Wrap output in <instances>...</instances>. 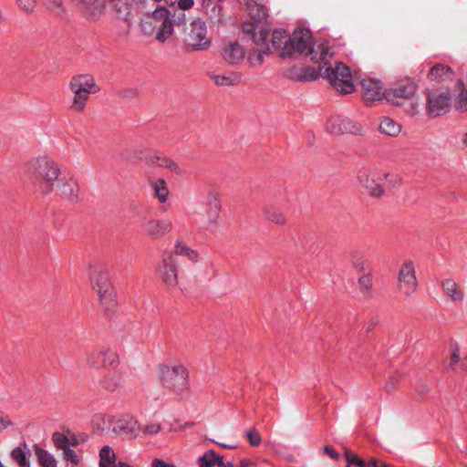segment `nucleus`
Wrapping results in <instances>:
<instances>
[{
	"instance_id": "obj_1",
	"label": "nucleus",
	"mask_w": 467,
	"mask_h": 467,
	"mask_svg": "<svg viewBox=\"0 0 467 467\" xmlns=\"http://www.w3.org/2000/svg\"><path fill=\"white\" fill-rule=\"evenodd\" d=\"M310 38L311 32L306 28H297L292 36L285 30L277 29L272 33V48L279 52L281 57H291L304 53Z\"/></svg>"
},
{
	"instance_id": "obj_2",
	"label": "nucleus",
	"mask_w": 467,
	"mask_h": 467,
	"mask_svg": "<svg viewBox=\"0 0 467 467\" xmlns=\"http://www.w3.org/2000/svg\"><path fill=\"white\" fill-rule=\"evenodd\" d=\"M26 171L37 177L47 188V192L54 190L55 183L63 174L59 165L47 155L29 160L26 164Z\"/></svg>"
},
{
	"instance_id": "obj_3",
	"label": "nucleus",
	"mask_w": 467,
	"mask_h": 467,
	"mask_svg": "<svg viewBox=\"0 0 467 467\" xmlns=\"http://www.w3.org/2000/svg\"><path fill=\"white\" fill-rule=\"evenodd\" d=\"M90 283L97 294L100 308L111 313L117 306L116 293L109 281V274L102 268H96L90 274Z\"/></svg>"
},
{
	"instance_id": "obj_4",
	"label": "nucleus",
	"mask_w": 467,
	"mask_h": 467,
	"mask_svg": "<svg viewBox=\"0 0 467 467\" xmlns=\"http://www.w3.org/2000/svg\"><path fill=\"white\" fill-rule=\"evenodd\" d=\"M69 88L74 94L70 109L77 112H81L85 109L90 94L99 91L94 78L90 75L73 77L69 83Z\"/></svg>"
},
{
	"instance_id": "obj_5",
	"label": "nucleus",
	"mask_w": 467,
	"mask_h": 467,
	"mask_svg": "<svg viewBox=\"0 0 467 467\" xmlns=\"http://www.w3.org/2000/svg\"><path fill=\"white\" fill-rule=\"evenodd\" d=\"M158 374L162 386L176 394L182 393L188 387V371L182 364H161L158 367Z\"/></svg>"
},
{
	"instance_id": "obj_6",
	"label": "nucleus",
	"mask_w": 467,
	"mask_h": 467,
	"mask_svg": "<svg viewBox=\"0 0 467 467\" xmlns=\"http://www.w3.org/2000/svg\"><path fill=\"white\" fill-rule=\"evenodd\" d=\"M319 70L320 75L327 78L340 94H349L354 91L350 70L343 63L338 62L335 67L329 65L320 67Z\"/></svg>"
},
{
	"instance_id": "obj_7",
	"label": "nucleus",
	"mask_w": 467,
	"mask_h": 467,
	"mask_svg": "<svg viewBox=\"0 0 467 467\" xmlns=\"http://www.w3.org/2000/svg\"><path fill=\"white\" fill-rule=\"evenodd\" d=\"M184 43L188 51L206 50L211 45L207 27L201 19L193 20L184 28Z\"/></svg>"
},
{
	"instance_id": "obj_8",
	"label": "nucleus",
	"mask_w": 467,
	"mask_h": 467,
	"mask_svg": "<svg viewBox=\"0 0 467 467\" xmlns=\"http://www.w3.org/2000/svg\"><path fill=\"white\" fill-rule=\"evenodd\" d=\"M418 281L415 266L412 261H405L398 273V289L407 296L416 293Z\"/></svg>"
},
{
	"instance_id": "obj_9",
	"label": "nucleus",
	"mask_w": 467,
	"mask_h": 467,
	"mask_svg": "<svg viewBox=\"0 0 467 467\" xmlns=\"http://www.w3.org/2000/svg\"><path fill=\"white\" fill-rule=\"evenodd\" d=\"M357 180L371 197L379 198L384 195L385 190L380 184V175L375 170L360 169Z\"/></svg>"
},
{
	"instance_id": "obj_10",
	"label": "nucleus",
	"mask_w": 467,
	"mask_h": 467,
	"mask_svg": "<svg viewBox=\"0 0 467 467\" xmlns=\"http://www.w3.org/2000/svg\"><path fill=\"white\" fill-rule=\"evenodd\" d=\"M158 274L161 280L170 288L178 285L177 260L172 253H163L161 265L158 267Z\"/></svg>"
},
{
	"instance_id": "obj_11",
	"label": "nucleus",
	"mask_w": 467,
	"mask_h": 467,
	"mask_svg": "<svg viewBox=\"0 0 467 467\" xmlns=\"http://www.w3.org/2000/svg\"><path fill=\"white\" fill-rule=\"evenodd\" d=\"M326 129L329 133L334 135H340L343 133L355 135L362 134V127L359 123L341 116L331 117L326 124Z\"/></svg>"
},
{
	"instance_id": "obj_12",
	"label": "nucleus",
	"mask_w": 467,
	"mask_h": 467,
	"mask_svg": "<svg viewBox=\"0 0 467 467\" xmlns=\"http://www.w3.org/2000/svg\"><path fill=\"white\" fill-rule=\"evenodd\" d=\"M86 361L88 367L94 368H115L119 363L117 353L109 349L94 350L87 353Z\"/></svg>"
},
{
	"instance_id": "obj_13",
	"label": "nucleus",
	"mask_w": 467,
	"mask_h": 467,
	"mask_svg": "<svg viewBox=\"0 0 467 467\" xmlns=\"http://www.w3.org/2000/svg\"><path fill=\"white\" fill-rule=\"evenodd\" d=\"M57 192L70 203H78L81 198L79 196L78 182L69 175L63 173L55 183Z\"/></svg>"
},
{
	"instance_id": "obj_14",
	"label": "nucleus",
	"mask_w": 467,
	"mask_h": 467,
	"mask_svg": "<svg viewBox=\"0 0 467 467\" xmlns=\"http://www.w3.org/2000/svg\"><path fill=\"white\" fill-rule=\"evenodd\" d=\"M451 108L449 92L430 91L428 93L427 112L431 117L446 113Z\"/></svg>"
},
{
	"instance_id": "obj_15",
	"label": "nucleus",
	"mask_w": 467,
	"mask_h": 467,
	"mask_svg": "<svg viewBox=\"0 0 467 467\" xmlns=\"http://www.w3.org/2000/svg\"><path fill=\"white\" fill-rule=\"evenodd\" d=\"M142 226L145 234L152 240L161 239L173 229V223L171 220L168 218L161 220L146 218Z\"/></svg>"
},
{
	"instance_id": "obj_16",
	"label": "nucleus",
	"mask_w": 467,
	"mask_h": 467,
	"mask_svg": "<svg viewBox=\"0 0 467 467\" xmlns=\"http://www.w3.org/2000/svg\"><path fill=\"white\" fill-rule=\"evenodd\" d=\"M221 211V201L218 193L211 192L207 195L204 225L209 231L214 229L218 224Z\"/></svg>"
},
{
	"instance_id": "obj_17",
	"label": "nucleus",
	"mask_w": 467,
	"mask_h": 467,
	"mask_svg": "<svg viewBox=\"0 0 467 467\" xmlns=\"http://www.w3.org/2000/svg\"><path fill=\"white\" fill-rule=\"evenodd\" d=\"M415 91V85L411 81L406 80L397 84L392 88L387 89L385 99L393 105H400L402 100L410 99Z\"/></svg>"
},
{
	"instance_id": "obj_18",
	"label": "nucleus",
	"mask_w": 467,
	"mask_h": 467,
	"mask_svg": "<svg viewBox=\"0 0 467 467\" xmlns=\"http://www.w3.org/2000/svg\"><path fill=\"white\" fill-rule=\"evenodd\" d=\"M109 425L116 434H126L130 437L135 436L139 431L137 421L130 416L112 417L109 420Z\"/></svg>"
},
{
	"instance_id": "obj_19",
	"label": "nucleus",
	"mask_w": 467,
	"mask_h": 467,
	"mask_svg": "<svg viewBox=\"0 0 467 467\" xmlns=\"http://www.w3.org/2000/svg\"><path fill=\"white\" fill-rule=\"evenodd\" d=\"M99 466L100 467H130L129 464L124 462H115V454L109 446H104L99 452ZM151 467H175L173 464L165 462L161 459L153 460Z\"/></svg>"
},
{
	"instance_id": "obj_20",
	"label": "nucleus",
	"mask_w": 467,
	"mask_h": 467,
	"mask_svg": "<svg viewBox=\"0 0 467 467\" xmlns=\"http://www.w3.org/2000/svg\"><path fill=\"white\" fill-rule=\"evenodd\" d=\"M173 4L174 2L171 3V8L169 9L163 6L157 7L152 13V17L161 18V16H164L169 18L173 27H183L186 20L185 12L180 8H173Z\"/></svg>"
},
{
	"instance_id": "obj_21",
	"label": "nucleus",
	"mask_w": 467,
	"mask_h": 467,
	"mask_svg": "<svg viewBox=\"0 0 467 467\" xmlns=\"http://www.w3.org/2000/svg\"><path fill=\"white\" fill-rule=\"evenodd\" d=\"M362 97L365 102L372 103L385 99L386 90L379 80L364 79L361 83Z\"/></svg>"
},
{
	"instance_id": "obj_22",
	"label": "nucleus",
	"mask_w": 467,
	"mask_h": 467,
	"mask_svg": "<svg viewBox=\"0 0 467 467\" xmlns=\"http://www.w3.org/2000/svg\"><path fill=\"white\" fill-rule=\"evenodd\" d=\"M328 53L329 47L326 43H319L314 45L311 37L309 39L307 47L306 48V51L303 54L310 56L311 60L314 62H322L324 64L322 67H326L328 65V62L327 60Z\"/></svg>"
},
{
	"instance_id": "obj_23",
	"label": "nucleus",
	"mask_w": 467,
	"mask_h": 467,
	"mask_svg": "<svg viewBox=\"0 0 467 467\" xmlns=\"http://www.w3.org/2000/svg\"><path fill=\"white\" fill-rule=\"evenodd\" d=\"M244 49L237 42H230L226 44L222 51L223 59L232 65L240 63L244 59Z\"/></svg>"
},
{
	"instance_id": "obj_24",
	"label": "nucleus",
	"mask_w": 467,
	"mask_h": 467,
	"mask_svg": "<svg viewBox=\"0 0 467 467\" xmlns=\"http://www.w3.org/2000/svg\"><path fill=\"white\" fill-rule=\"evenodd\" d=\"M30 455L27 444L22 443L11 451L10 459L16 467H31Z\"/></svg>"
},
{
	"instance_id": "obj_25",
	"label": "nucleus",
	"mask_w": 467,
	"mask_h": 467,
	"mask_svg": "<svg viewBox=\"0 0 467 467\" xmlns=\"http://www.w3.org/2000/svg\"><path fill=\"white\" fill-rule=\"evenodd\" d=\"M441 287L446 296L452 302H462L464 298V291L462 288L451 278L441 282Z\"/></svg>"
},
{
	"instance_id": "obj_26",
	"label": "nucleus",
	"mask_w": 467,
	"mask_h": 467,
	"mask_svg": "<svg viewBox=\"0 0 467 467\" xmlns=\"http://www.w3.org/2000/svg\"><path fill=\"white\" fill-rule=\"evenodd\" d=\"M171 253L174 257L176 255L186 257L192 263H196L199 260V253L188 246L182 237L176 239L173 251Z\"/></svg>"
},
{
	"instance_id": "obj_27",
	"label": "nucleus",
	"mask_w": 467,
	"mask_h": 467,
	"mask_svg": "<svg viewBox=\"0 0 467 467\" xmlns=\"http://www.w3.org/2000/svg\"><path fill=\"white\" fill-rule=\"evenodd\" d=\"M208 76L219 87L235 86L241 83L242 80V75L238 72H227L223 75L208 73Z\"/></svg>"
},
{
	"instance_id": "obj_28",
	"label": "nucleus",
	"mask_w": 467,
	"mask_h": 467,
	"mask_svg": "<svg viewBox=\"0 0 467 467\" xmlns=\"http://www.w3.org/2000/svg\"><path fill=\"white\" fill-rule=\"evenodd\" d=\"M261 211L266 221L277 225H285L286 223V216L279 208L272 204H265Z\"/></svg>"
},
{
	"instance_id": "obj_29",
	"label": "nucleus",
	"mask_w": 467,
	"mask_h": 467,
	"mask_svg": "<svg viewBox=\"0 0 467 467\" xmlns=\"http://www.w3.org/2000/svg\"><path fill=\"white\" fill-rule=\"evenodd\" d=\"M101 387L109 392H115L122 387V374L119 371L108 373L100 382Z\"/></svg>"
},
{
	"instance_id": "obj_30",
	"label": "nucleus",
	"mask_w": 467,
	"mask_h": 467,
	"mask_svg": "<svg viewBox=\"0 0 467 467\" xmlns=\"http://www.w3.org/2000/svg\"><path fill=\"white\" fill-rule=\"evenodd\" d=\"M453 72L448 66L442 64L434 65L429 72V78L431 80L443 82L451 79Z\"/></svg>"
},
{
	"instance_id": "obj_31",
	"label": "nucleus",
	"mask_w": 467,
	"mask_h": 467,
	"mask_svg": "<svg viewBox=\"0 0 467 467\" xmlns=\"http://www.w3.org/2000/svg\"><path fill=\"white\" fill-rule=\"evenodd\" d=\"M200 467H233L231 463L224 464L222 457L213 451H208L199 459Z\"/></svg>"
},
{
	"instance_id": "obj_32",
	"label": "nucleus",
	"mask_w": 467,
	"mask_h": 467,
	"mask_svg": "<svg viewBox=\"0 0 467 467\" xmlns=\"http://www.w3.org/2000/svg\"><path fill=\"white\" fill-rule=\"evenodd\" d=\"M379 128L380 132L390 137L398 136L401 132V126L388 117L381 119Z\"/></svg>"
},
{
	"instance_id": "obj_33",
	"label": "nucleus",
	"mask_w": 467,
	"mask_h": 467,
	"mask_svg": "<svg viewBox=\"0 0 467 467\" xmlns=\"http://www.w3.org/2000/svg\"><path fill=\"white\" fill-rule=\"evenodd\" d=\"M151 188L154 197L158 199L161 203H164L169 195L167 184L163 179H157L151 182Z\"/></svg>"
},
{
	"instance_id": "obj_34",
	"label": "nucleus",
	"mask_w": 467,
	"mask_h": 467,
	"mask_svg": "<svg viewBox=\"0 0 467 467\" xmlns=\"http://www.w3.org/2000/svg\"><path fill=\"white\" fill-rule=\"evenodd\" d=\"M154 19L161 22L159 31L157 32L156 38L159 41L164 42L172 35L174 27L171 26V21H169V18L164 16H161V18Z\"/></svg>"
},
{
	"instance_id": "obj_35",
	"label": "nucleus",
	"mask_w": 467,
	"mask_h": 467,
	"mask_svg": "<svg viewBox=\"0 0 467 467\" xmlns=\"http://www.w3.org/2000/svg\"><path fill=\"white\" fill-rule=\"evenodd\" d=\"M34 451L39 463L43 467H57V462L53 455L46 450H43L38 445H34Z\"/></svg>"
},
{
	"instance_id": "obj_36",
	"label": "nucleus",
	"mask_w": 467,
	"mask_h": 467,
	"mask_svg": "<svg viewBox=\"0 0 467 467\" xmlns=\"http://www.w3.org/2000/svg\"><path fill=\"white\" fill-rule=\"evenodd\" d=\"M250 16L261 22L266 19L268 16V10L265 5H259L255 2H250L247 4Z\"/></svg>"
},
{
	"instance_id": "obj_37",
	"label": "nucleus",
	"mask_w": 467,
	"mask_h": 467,
	"mask_svg": "<svg viewBox=\"0 0 467 467\" xmlns=\"http://www.w3.org/2000/svg\"><path fill=\"white\" fill-rule=\"evenodd\" d=\"M272 52V48L267 45L264 49H254L248 55L247 60L252 67L259 66L263 63L264 56Z\"/></svg>"
},
{
	"instance_id": "obj_38",
	"label": "nucleus",
	"mask_w": 467,
	"mask_h": 467,
	"mask_svg": "<svg viewBox=\"0 0 467 467\" xmlns=\"http://www.w3.org/2000/svg\"><path fill=\"white\" fill-rule=\"evenodd\" d=\"M133 158L146 162L148 165L154 166L157 154H153L150 150L147 148L136 149L133 150Z\"/></svg>"
},
{
	"instance_id": "obj_39",
	"label": "nucleus",
	"mask_w": 467,
	"mask_h": 467,
	"mask_svg": "<svg viewBox=\"0 0 467 467\" xmlns=\"http://www.w3.org/2000/svg\"><path fill=\"white\" fill-rule=\"evenodd\" d=\"M154 166L166 167L177 174H180L182 172L178 164L175 161H173L171 159L167 158L165 156L157 155Z\"/></svg>"
},
{
	"instance_id": "obj_40",
	"label": "nucleus",
	"mask_w": 467,
	"mask_h": 467,
	"mask_svg": "<svg viewBox=\"0 0 467 467\" xmlns=\"http://www.w3.org/2000/svg\"><path fill=\"white\" fill-rule=\"evenodd\" d=\"M52 440L56 447L59 450L65 451L69 447L68 436L65 433L55 432Z\"/></svg>"
},
{
	"instance_id": "obj_41",
	"label": "nucleus",
	"mask_w": 467,
	"mask_h": 467,
	"mask_svg": "<svg viewBox=\"0 0 467 467\" xmlns=\"http://www.w3.org/2000/svg\"><path fill=\"white\" fill-rule=\"evenodd\" d=\"M358 287L364 296H369L372 288L371 277L368 275H363L358 279Z\"/></svg>"
},
{
	"instance_id": "obj_42",
	"label": "nucleus",
	"mask_w": 467,
	"mask_h": 467,
	"mask_svg": "<svg viewBox=\"0 0 467 467\" xmlns=\"http://www.w3.org/2000/svg\"><path fill=\"white\" fill-rule=\"evenodd\" d=\"M44 5L53 13L60 15L64 12V0H42Z\"/></svg>"
},
{
	"instance_id": "obj_43",
	"label": "nucleus",
	"mask_w": 467,
	"mask_h": 467,
	"mask_svg": "<svg viewBox=\"0 0 467 467\" xmlns=\"http://www.w3.org/2000/svg\"><path fill=\"white\" fill-rule=\"evenodd\" d=\"M461 92L458 95L456 108L460 110H467V91L463 88V83L460 82Z\"/></svg>"
},
{
	"instance_id": "obj_44",
	"label": "nucleus",
	"mask_w": 467,
	"mask_h": 467,
	"mask_svg": "<svg viewBox=\"0 0 467 467\" xmlns=\"http://www.w3.org/2000/svg\"><path fill=\"white\" fill-rule=\"evenodd\" d=\"M16 3L20 10L29 14L34 11L36 0H16Z\"/></svg>"
},
{
	"instance_id": "obj_45",
	"label": "nucleus",
	"mask_w": 467,
	"mask_h": 467,
	"mask_svg": "<svg viewBox=\"0 0 467 467\" xmlns=\"http://www.w3.org/2000/svg\"><path fill=\"white\" fill-rule=\"evenodd\" d=\"M269 35V31L265 28H260L258 32H255L253 36V41L255 45L260 46L265 43Z\"/></svg>"
},
{
	"instance_id": "obj_46",
	"label": "nucleus",
	"mask_w": 467,
	"mask_h": 467,
	"mask_svg": "<svg viewBox=\"0 0 467 467\" xmlns=\"http://www.w3.org/2000/svg\"><path fill=\"white\" fill-rule=\"evenodd\" d=\"M246 438L252 446H258L261 443V435L255 429L248 431Z\"/></svg>"
},
{
	"instance_id": "obj_47",
	"label": "nucleus",
	"mask_w": 467,
	"mask_h": 467,
	"mask_svg": "<svg viewBox=\"0 0 467 467\" xmlns=\"http://www.w3.org/2000/svg\"><path fill=\"white\" fill-rule=\"evenodd\" d=\"M63 455L65 460H67V462H70L73 464H78L79 456L69 447L63 451Z\"/></svg>"
},
{
	"instance_id": "obj_48",
	"label": "nucleus",
	"mask_w": 467,
	"mask_h": 467,
	"mask_svg": "<svg viewBox=\"0 0 467 467\" xmlns=\"http://www.w3.org/2000/svg\"><path fill=\"white\" fill-rule=\"evenodd\" d=\"M459 361H460V351H459L458 347H454L451 350L449 367L454 370L457 364L459 363Z\"/></svg>"
},
{
	"instance_id": "obj_49",
	"label": "nucleus",
	"mask_w": 467,
	"mask_h": 467,
	"mask_svg": "<svg viewBox=\"0 0 467 467\" xmlns=\"http://www.w3.org/2000/svg\"><path fill=\"white\" fill-rule=\"evenodd\" d=\"M161 425L158 423H150L145 426L144 432L147 434H157L161 431Z\"/></svg>"
},
{
	"instance_id": "obj_50",
	"label": "nucleus",
	"mask_w": 467,
	"mask_h": 467,
	"mask_svg": "<svg viewBox=\"0 0 467 467\" xmlns=\"http://www.w3.org/2000/svg\"><path fill=\"white\" fill-rule=\"evenodd\" d=\"M13 425V422L7 416L0 413V431Z\"/></svg>"
},
{
	"instance_id": "obj_51",
	"label": "nucleus",
	"mask_w": 467,
	"mask_h": 467,
	"mask_svg": "<svg viewBox=\"0 0 467 467\" xmlns=\"http://www.w3.org/2000/svg\"><path fill=\"white\" fill-rule=\"evenodd\" d=\"M344 456L347 462L350 464H353L359 459L358 455L353 453L351 451L345 449Z\"/></svg>"
},
{
	"instance_id": "obj_52",
	"label": "nucleus",
	"mask_w": 467,
	"mask_h": 467,
	"mask_svg": "<svg viewBox=\"0 0 467 467\" xmlns=\"http://www.w3.org/2000/svg\"><path fill=\"white\" fill-rule=\"evenodd\" d=\"M193 5V0H180L178 2V5L174 6L173 8H180L185 12V10L191 8Z\"/></svg>"
},
{
	"instance_id": "obj_53",
	"label": "nucleus",
	"mask_w": 467,
	"mask_h": 467,
	"mask_svg": "<svg viewBox=\"0 0 467 467\" xmlns=\"http://www.w3.org/2000/svg\"><path fill=\"white\" fill-rule=\"evenodd\" d=\"M324 451L329 455L332 459L337 460L338 458V453L331 447V446H325Z\"/></svg>"
},
{
	"instance_id": "obj_54",
	"label": "nucleus",
	"mask_w": 467,
	"mask_h": 467,
	"mask_svg": "<svg viewBox=\"0 0 467 467\" xmlns=\"http://www.w3.org/2000/svg\"><path fill=\"white\" fill-rule=\"evenodd\" d=\"M368 467H390V466L380 462V461H378L376 459H370L368 461Z\"/></svg>"
},
{
	"instance_id": "obj_55",
	"label": "nucleus",
	"mask_w": 467,
	"mask_h": 467,
	"mask_svg": "<svg viewBox=\"0 0 467 467\" xmlns=\"http://www.w3.org/2000/svg\"><path fill=\"white\" fill-rule=\"evenodd\" d=\"M119 96L122 98H133L136 96V91L133 89H125L119 92Z\"/></svg>"
},
{
	"instance_id": "obj_56",
	"label": "nucleus",
	"mask_w": 467,
	"mask_h": 467,
	"mask_svg": "<svg viewBox=\"0 0 467 467\" xmlns=\"http://www.w3.org/2000/svg\"><path fill=\"white\" fill-rule=\"evenodd\" d=\"M67 435L68 436L69 448L71 446H73V447L77 446L78 442L77 438L74 436V434L68 432Z\"/></svg>"
},
{
	"instance_id": "obj_57",
	"label": "nucleus",
	"mask_w": 467,
	"mask_h": 467,
	"mask_svg": "<svg viewBox=\"0 0 467 467\" xmlns=\"http://www.w3.org/2000/svg\"><path fill=\"white\" fill-rule=\"evenodd\" d=\"M354 465H357L358 467H368V462H365L360 458L354 463Z\"/></svg>"
},
{
	"instance_id": "obj_58",
	"label": "nucleus",
	"mask_w": 467,
	"mask_h": 467,
	"mask_svg": "<svg viewBox=\"0 0 467 467\" xmlns=\"http://www.w3.org/2000/svg\"><path fill=\"white\" fill-rule=\"evenodd\" d=\"M462 142L464 146L467 147V132L463 134L462 136Z\"/></svg>"
},
{
	"instance_id": "obj_59",
	"label": "nucleus",
	"mask_w": 467,
	"mask_h": 467,
	"mask_svg": "<svg viewBox=\"0 0 467 467\" xmlns=\"http://www.w3.org/2000/svg\"><path fill=\"white\" fill-rule=\"evenodd\" d=\"M462 368L464 370H467V356H466V358L462 362Z\"/></svg>"
},
{
	"instance_id": "obj_60",
	"label": "nucleus",
	"mask_w": 467,
	"mask_h": 467,
	"mask_svg": "<svg viewBox=\"0 0 467 467\" xmlns=\"http://www.w3.org/2000/svg\"><path fill=\"white\" fill-rule=\"evenodd\" d=\"M220 445L224 448H231V449L234 448V446L226 445V443H220Z\"/></svg>"
},
{
	"instance_id": "obj_61",
	"label": "nucleus",
	"mask_w": 467,
	"mask_h": 467,
	"mask_svg": "<svg viewBox=\"0 0 467 467\" xmlns=\"http://www.w3.org/2000/svg\"><path fill=\"white\" fill-rule=\"evenodd\" d=\"M317 78V74H315V72L313 71L312 78Z\"/></svg>"
},
{
	"instance_id": "obj_62",
	"label": "nucleus",
	"mask_w": 467,
	"mask_h": 467,
	"mask_svg": "<svg viewBox=\"0 0 467 467\" xmlns=\"http://www.w3.org/2000/svg\"><path fill=\"white\" fill-rule=\"evenodd\" d=\"M0 467H5V466L2 463V462H1V461H0Z\"/></svg>"
},
{
	"instance_id": "obj_63",
	"label": "nucleus",
	"mask_w": 467,
	"mask_h": 467,
	"mask_svg": "<svg viewBox=\"0 0 467 467\" xmlns=\"http://www.w3.org/2000/svg\"><path fill=\"white\" fill-rule=\"evenodd\" d=\"M245 462H242V466L244 467L245 466Z\"/></svg>"
},
{
	"instance_id": "obj_64",
	"label": "nucleus",
	"mask_w": 467,
	"mask_h": 467,
	"mask_svg": "<svg viewBox=\"0 0 467 467\" xmlns=\"http://www.w3.org/2000/svg\"><path fill=\"white\" fill-rule=\"evenodd\" d=\"M174 1H175V0H171V2H174Z\"/></svg>"
}]
</instances>
